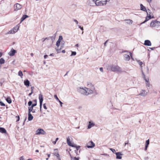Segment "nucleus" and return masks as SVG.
Instances as JSON below:
<instances>
[{
    "label": "nucleus",
    "mask_w": 160,
    "mask_h": 160,
    "mask_svg": "<svg viewBox=\"0 0 160 160\" xmlns=\"http://www.w3.org/2000/svg\"><path fill=\"white\" fill-rule=\"evenodd\" d=\"M87 87L88 88L78 87L77 88V91L80 94L85 96L92 94L95 89L93 85L91 82H88Z\"/></svg>",
    "instance_id": "1"
},
{
    "label": "nucleus",
    "mask_w": 160,
    "mask_h": 160,
    "mask_svg": "<svg viewBox=\"0 0 160 160\" xmlns=\"http://www.w3.org/2000/svg\"><path fill=\"white\" fill-rule=\"evenodd\" d=\"M107 69L114 72H116L118 73L122 72V70L121 68L117 65H110L108 66Z\"/></svg>",
    "instance_id": "2"
},
{
    "label": "nucleus",
    "mask_w": 160,
    "mask_h": 160,
    "mask_svg": "<svg viewBox=\"0 0 160 160\" xmlns=\"http://www.w3.org/2000/svg\"><path fill=\"white\" fill-rule=\"evenodd\" d=\"M95 1L96 6H101L105 5L110 0H96Z\"/></svg>",
    "instance_id": "3"
},
{
    "label": "nucleus",
    "mask_w": 160,
    "mask_h": 160,
    "mask_svg": "<svg viewBox=\"0 0 160 160\" xmlns=\"http://www.w3.org/2000/svg\"><path fill=\"white\" fill-rule=\"evenodd\" d=\"M150 26L158 28L160 26V22L155 20L151 22L150 23Z\"/></svg>",
    "instance_id": "4"
},
{
    "label": "nucleus",
    "mask_w": 160,
    "mask_h": 160,
    "mask_svg": "<svg viewBox=\"0 0 160 160\" xmlns=\"http://www.w3.org/2000/svg\"><path fill=\"white\" fill-rule=\"evenodd\" d=\"M45 132L42 129L39 128L36 131V134L37 135H45Z\"/></svg>",
    "instance_id": "5"
},
{
    "label": "nucleus",
    "mask_w": 160,
    "mask_h": 160,
    "mask_svg": "<svg viewBox=\"0 0 160 160\" xmlns=\"http://www.w3.org/2000/svg\"><path fill=\"white\" fill-rule=\"evenodd\" d=\"M22 6L21 4L17 3L15 4L14 5V11H18L20 9L22 8Z\"/></svg>",
    "instance_id": "6"
},
{
    "label": "nucleus",
    "mask_w": 160,
    "mask_h": 160,
    "mask_svg": "<svg viewBox=\"0 0 160 160\" xmlns=\"http://www.w3.org/2000/svg\"><path fill=\"white\" fill-rule=\"evenodd\" d=\"M95 146V143L92 141H90L87 143V147L88 148H92Z\"/></svg>",
    "instance_id": "7"
},
{
    "label": "nucleus",
    "mask_w": 160,
    "mask_h": 160,
    "mask_svg": "<svg viewBox=\"0 0 160 160\" xmlns=\"http://www.w3.org/2000/svg\"><path fill=\"white\" fill-rule=\"evenodd\" d=\"M96 0H89L88 1V4L90 6H94L96 5Z\"/></svg>",
    "instance_id": "8"
},
{
    "label": "nucleus",
    "mask_w": 160,
    "mask_h": 160,
    "mask_svg": "<svg viewBox=\"0 0 160 160\" xmlns=\"http://www.w3.org/2000/svg\"><path fill=\"white\" fill-rule=\"evenodd\" d=\"M39 99V100L40 101V110L41 109V108H42V103L43 101V96L41 94H40L38 96Z\"/></svg>",
    "instance_id": "9"
},
{
    "label": "nucleus",
    "mask_w": 160,
    "mask_h": 160,
    "mask_svg": "<svg viewBox=\"0 0 160 160\" xmlns=\"http://www.w3.org/2000/svg\"><path fill=\"white\" fill-rule=\"evenodd\" d=\"M150 12L151 11L150 10L148 9V12H147L148 16L146 18L144 22L143 23H144L145 22L148 21V20L150 19L151 18V16L150 15Z\"/></svg>",
    "instance_id": "10"
},
{
    "label": "nucleus",
    "mask_w": 160,
    "mask_h": 160,
    "mask_svg": "<svg viewBox=\"0 0 160 160\" xmlns=\"http://www.w3.org/2000/svg\"><path fill=\"white\" fill-rule=\"evenodd\" d=\"M67 144L69 146H72V147H76V145L75 144H73L70 141V139L68 137L67 138Z\"/></svg>",
    "instance_id": "11"
},
{
    "label": "nucleus",
    "mask_w": 160,
    "mask_h": 160,
    "mask_svg": "<svg viewBox=\"0 0 160 160\" xmlns=\"http://www.w3.org/2000/svg\"><path fill=\"white\" fill-rule=\"evenodd\" d=\"M63 38L62 36H60L58 40L56 42V45L58 47L60 45V43L62 40Z\"/></svg>",
    "instance_id": "12"
},
{
    "label": "nucleus",
    "mask_w": 160,
    "mask_h": 160,
    "mask_svg": "<svg viewBox=\"0 0 160 160\" xmlns=\"http://www.w3.org/2000/svg\"><path fill=\"white\" fill-rule=\"evenodd\" d=\"M147 93L146 91L143 90H142L141 91L138 95H141L142 96H145L147 95Z\"/></svg>",
    "instance_id": "13"
},
{
    "label": "nucleus",
    "mask_w": 160,
    "mask_h": 160,
    "mask_svg": "<svg viewBox=\"0 0 160 160\" xmlns=\"http://www.w3.org/2000/svg\"><path fill=\"white\" fill-rule=\"evenodd\" d=\"M116 158L118 159H121L122 157L121 156L122 155V154L121 152H118L116 153Z\"/></svg>",
    "instance_id": "14"
},
{
    "label": "nucleus",
    "mask_w": 160,
    "mask_h": 160,
    "mask_svg": "<svg viewBox=\"0 0 160 160\" xmlns=\"http://www.w3.org/2000/svg\"><path fill=\"white\" fill-rule=\"evenodd\" d=\"M144 44L146 46H151L152 44L149 40H147L145 41Z\"/></svg>",
    "instance_id": "15"
},
{
    "label": "nucleus",
    "mask_w": 160,
    "mask_h": 160,
    "mask_svg": "<svg viewBox=\"0 0 160 160\" xmlns=\"http://www.w3.org/2000/svg\"><path fill=\"white\" fill-rule=\"evenodd\" d=\"M16 52V50L13 49H12L11 51L8 53V54L10 56H13Z\"/></svg>",
    "instance_id": "16"
},
{
    "label": "nucleus",
    "mask_w": 160,
    "mask_h": 160,
    "mask_svg": "<svg viewBox=\"0 0 160 160\" xmlns=\"http://www.w3.org/2000/svg\"><path fill=\"white\" fill-rule=\"evenodd\" d=\"M95 124L92 121H89V124L88 126V128L90 129Z\"/></svg>",
    "instance_id": "17"
},
{
    "label": "nucleus",
    "mask_w": 160,
    "mask_h": 160,
    "mask_svg": "<svg viewBox=\"0 0 160 160\" xmlns=\"http://www.w3.org/2000/svg\"><path fill=\"white\" fill-rule=\"evenodd\" d=\"M130 56L129 54H124V59L126 61H128L130 59Z\"/></svg>",
    "instance_id": "18"
},
{
    "label": "nucleus",
    "mask_w": 160,
    "mask_h": 160,
    "mask_svg": "<svg viewBox=\"0 0 160 160\" xmlns=\"http://www.w3.org/2000/svg\"><path fill=\"white\" fill-rule=\"evenodd\" d=\"M149 144V139H148L146 140V141L145 143V146L144 148V150L146 151L148 147V145Z\"/></svg>",
    "instance_id": "19"
},
{
    "label": "nucleus",
    "mask_w": 160,
    "mask_h": 160,
    "mask_svg": "<svg viewBox=\"0 0 160 160\" xmlns=\"http://www.w3.org/2000/svg\"><path fill=\"white\" fill-rule=\"evenodd\" d=\"M140 9L143 11L147 12L146 8L142 4H141L140 5Z\"/></svg>",
    "instance_id": "20"
},
{
    "label": "nucleus",
    "mask_w": 160,
    "mask_h": 160,
    "mask_svg": "<svg viewBox=\"0 0 160 160\" xmlns=\"http://www.w3.org/2000/svg\"><path fill=\"white\" fill-rule=\"evenodd\" d=\"M56 36V33L53 34L52 36L50 37V38L51 40L52 43L55 40Z\"/></svg>",
    "instance_id": "21"
},
{
    "label": "nucleus",
    "mask_w": 160,
    "mask_h": 160,
    "mask_svg": "<svg viewBox=\"0 0 160 160\" xmlns=\"http://www.w3.org/2000/svg\"><path fill=\"white\" fill-rule=\"evenodd\" d=\"M28 17V16L27 15H23L21 19V22L20 23H21L26 18Z\"/></svg>",
    "instance_id": "22"
},
{
    "label": "nucleus",
    "mask_w": 160,
    "mask_h": 160,
    "mask_svg": "<svg viewBox=\"0 0 160 160\" xmlns=\"http://www.w3.org/2000/svg\"><path fill=\"white\" fill-rule=\"evenodd\" d=\"M124 21H126L127 23L129 24H132L133 22V21L130 19H125Z\"/></svg>",
    "instance_id": "23"
},
{
    "label": "nucleus",
    "mask_w": 160,
    "mask_h": 160,
    "mask_svg": "<svg viewBox=\"0 0 160 160\" xmlns=\"http://www.w3.org/2000/svg\"><path fill=\"white\" fill-rule=\"evenodd\" d=\"M28 120L29 121H31L33 118V117L31 114V113H28Z\"/></svg>",
    "instance_id": "24"
},
{
    "label": "nucleus",
    "mask_w": 160,
    "mask_h": 160,
    "mask_svg": "<svg viewBox=\"0 0 160 160\" xmlns=\"http://www.w3.org/2000/svg\"><path fill=\"white\" fill-rule=\"evenodd\" d=\"M24 85L28 87L29 85L30 82L27 79L26 80H25L24 82Z\"/></svg>",
    "instance_id": "25"
},
{
    "label": "nucleus",
    "mask_w": 160,
    "mask_h": 160,
    "mask_svg": "<svg viewBox=\"0 0 160 160\" xmlns=\"http://www.w3.org/2000/svg\"><path fill=\"white\" fill-rule=\"evenodd\" d=\"M54 151H55L54 154L55 155V156H56L57 158L59 159V155L58 153L57 150L55 149Z\"/></svg>",
    "instance_id": "26"
},
{
    "label": "nucleus",
    "mask_w": 160,
    "mask_h": 160,
    "mask_svg": "<svg viewBox=\"0 0 160 160\" xmlns=\"http://www.w3.org/2000/svg\"><path fill=\"white\" fill-rule=\"evenodd\" d=\"M16 32V31H14V30L12 29L11 30L8 32L6 34H14Z\"/></svg>",
    "instance_id": "27"
},
{
    "label": "nucleus",
    "mask_w": 160,
    "mask_h": 160,
    "mask_svg": "<svg viewBox=\"0 0 160 160\" xmlns=\"http://www.w3.org/2000/svg\"><path fill=\"white\" fill-rule=\"evenodd\" d=\"M0 132L2 133H6V130L5 129L3 128H0Z\"/></svg>",
    "instance_id": "28"
},
{
    "label": "nucleus",
    "mask_w": 160,
    "mask_h": 160,
    "mask_svg": "<svg viewBox=\"0 0 160 160\" xmlns=\"http://www.w3.org/2000/svg\"><path fill=\"white\" fill-rule=\"evenodd\" d=\"M142 74L143 76V78H144V80H145L146 82L147 83H148V82H149V79L148 78H145V75L142 71Z\"/></svg>",
    "instance_id": "29"
},
{
    "label": "nucleus",
    "mask_w": 160,
    "mask_h": 160,
    "mask_svg": "<svg viewBox=\"0 0 160 160\" xmlns=\"http://www.w3.org/2000/svg\"><path fill=\"white\" fill-rule=\"evenodd\" d=\"M6 100L7 102L9 104H10L12 102L11 99L10 97H8Z\"/></svg>",
    "instance_id": "30"
},
{
    "label": "nucleus",
    "mask_w": 160,
    "mask_h": 160,
    "mask_svg": "<svg viewBox=\"0 0 160 160\" xmlns=\"http://www.w3.org/2000/svg\"><path fill=\"white\" fill-rule=\"evenodd\" d=\"M19 28V26H16L14 28H13L12 29L13 30H14V31H15V30L16 31V32L18 31V29Z\"/></svg>",
    "instance_id": "31"
},
{
    "label": "nucleus",
    "mask_w": 160,
    "mask_h": 160,
    "mask_svg": "<svg viewBox=\"0 0 160 160\" xmlns=\"http://www.w3.org/2000/svg\"><path fill=\"white\" fill-rule=\"evenodd\" d=\"M33 108L32 106H30L28 107V113H31V111L33 110Z\"/></svg>",
    "instance_id": "32"
},
{
    "label": "nucleus",
    "mask_w": 160,
    "mask_h": 160,
    "mask_svg": "<svg viewBox=\"0 0 160 160\" xmlns=\"http://www.w3.org/2000/svg\"><path fill=\"white\" fill-rule=\"evenodd\" d=\"M18 76H20L22 78V76L23 75V74L22 72L21 71H19L18 73Z\"/></svg>",
    "instance_id": "33"
},
{
    "label": "nucleus",
    "mask_w": 160,
    "mask_h": 160,
    "mask_svg": "<svg viewBox=\"0 0 160 160\" xmlns=\"http://www.w3.org/2000/svg\"><path fill=\"white\" fill-rule=\"evenodd\" d=\"M5 62V60L3 58H1L0 59V64H3Z\"/></svg>",
    "instance_id": "34"
},
{
    "label": "nucleus",
    "mask_w": 160,
    "mask_h": 160,
    "mask_svg": "<svg viewBox=\"0 0 160 160\" xmlns=\"http://www.w3.org/2000/svg\"><path fill=\"white\" fill-rule=\"evenodd\" d=\"M136 61L138 64L141 66V65L143 64L142 62L140 60H136ZM141 67H142V66H141Z\"/></svg>",
    "instance_id": "35"
},
{
    "label": "nucleus",
    "mask_w": 160,
    "mask_h": 160,
    "mask_svg": "<svg viewBox=\"0 0 160 160\" xmlns=\"http://www.w3.org/2000/svg\"><path fill=\"white\" fill-rule=\"evenodd\" d=\"M32 102L30 101H29L28 103V105L30 107V106H31V105H32Z\"/></svg>",
    "instance_id": "36"
},
{
    "label": "nucleus",
    "mask_w": 160,
    "mask_h": 160,
    "mask_svg": "<svg viewBox=\"0 0 160 160\" xmlns=\"http://www.w3.org/2000/svg\"><path fill=\"white\" fill-rule=\"evenodd\" d=\"M54 97L57 101H59L60 100L56 95H54Z\"/></svg>",
    "instance_id": "37"
},
{
    "label": "nucleus",
    "mask_w": 160,
    "mask_h": 160,
    "mask_svg": "<svg viewBox=\"0 0 160 160\" xmlns=\"http://www.w3.org/2000/svg\"><path fill=\"white\" fill-rule=\"evenodd\" d=\"M110 150L112 151V152L113 153H116V150H115V149H113V148H110Z\"/></svg>",
    "instance_id": "38"
},
{
    "label": "nucleus",
    "mask_w": 160,
    "mask_h": 160,
    "mask_svg": "<svg viewBox=\"0 0 160 160\" xmlns=\"http://www.w3.org/2000/svg\"><path fill=\"white\" fill-rule=\"evenodd\" d=\"M76 54V52H72L71 56L75 55Z\"/></svg>",
    "instance_id": "39"
},
{
    "label": "nucleus",
    "mask_w": 160,
    "mask_h": 160,
    "mask_svg": "<svg viewBox=\"0 0 160 160\" xmlns=\"http://www.w3.org/2000/svg\"><path fill=\"white\" fill-rule=\"evenodd\" d=\"M129 54L130 55V57H131V58H132V59L133 60H134V59H133V58L132 56V53L131 52H129Z\"/></svg>",
    "instance_id": "40"
},
{
    "label": "nucleus",
    "mask_w": 160,
    "mask_h": 160,
    "mask_svg": "<svg viewBox=\"0 0 160 160\" xmlns=\"http://www.w3.org/2000/svg\"><path fill=\"white\" fill-rule=\"evenodd\" d=\"M64 44H65L64 41H61L62 47H63V46L64 45Z\"/></svg>",
    "instance_id": "41"
},
{
    "label": "nucleus",
    "mask_w": 160,
    "mask_h": 160,
    "mask_svg": "<svg viewBox=\"0 0 160 160\" xmlns=\"http://www.w3.org/2000/svg\"><path fill=\"white\" fill-rule=\"evenodd\" d=\"M36 105H37V102H36L35 103L32 104L31 106L33 108L34 107L36 106Z\"/></svg>",
    "instance_id": "42"
},
{
    "label": "nucleus",
    "mask_w": 160,
    "mask_h": 160,
    "mask_svg": "<svg viewBox=\"0 0 160 160\" xmlns=\"http://www.w3.org/2000/svg\"><path fill=\"white\" fill-rule=\"evenodd\" d=\"M20 160H25L23 156H22L20 157Z\"/></svg>",
    "instance_id": "43"
},
{
    "label": "nucleus",
    "mask_w": 160,
    "mask_h": 160,
    "mask_svg": "<svg viewBox=\"0 0 160 160\" xmlns=\"http://www.w3.org/2000/svg\"><path fill=\"white\" fill-rule=\"evenodd\" d=\"M34 87H31V92H32V93H33V89H34Z\"/></svg>",
    "instance_id": "44"
},
{
    "label": "nucleus",
    "mask_w": 160,
    "mask_h": 160,
    "mask_svg": "<svg viewBox=\"0 0 160 160\" xmlns=\"http://www.w3.org/2000/svg\"><path fill=\"white\" fill-rule=\"evenodd\" d=\"M43 108L45 109H47L46 106V104H44L43 105Z\"/></svg>",
    "instance_id": "45"
},
{
    "label": "nucleus",
    "mask_w": 160,
    "mask_h": 160,
    "mask_svg": "<svg viewBox=\"0 0 160 160\" xmlns=\"http://www.w3.org/2000/svg\"><path fill=\"white\" fill-rule=\"evenodd\" d=\"M79 28L81 29L82 30H83V29L82 27H81L79 25L78 26Z\"/></svg>",
    "instance_id": "46"
},
{
    "label": "nucleus",
    "mask_w": 160,
    "mask_h": 160,
    "mask_svg": "<svg viewBox=\"0 0 160 160\" xmlns=\"http://www.w3.org/2000/svg\"><path fill=\"white\" fill-rule=\"evenodd\" d=\"M58 102H59V103H60V105L62 107V103L60 100L58 101Z\"/></svg>",
    "instance_id": "47"
},
{
    "label": "nucleus",
    "mask_w": 160,
    "mask_h": 160,
    "mask_svg": "<svg viewBox=\"0 0 160 160\" xmlns=\"http://www.w3.org/2000/svg\"><path fill=\"white\" fill-rule=\"evenodd\" d=\"M74 21L77 24H78V22L77 20L74 19Z\"/></svg>",
    "instance_id": "48"
},
{
    "label": "nucleus",
    "mask_w": 160,
    "mask_h": 160,
    "mask_svg": "<svg viewBox=\"0 0 160 160\" xmlns=\"http://www.w3.org/2000/svg\"><path fill=\"white\" fill-rule=\"evenodd\" d=\"M100 71L102 72H103V68H100Z\"/></svg>",
    "instance_id": "49"
},
{
    "label": "nucleus",
    "mask_w": 160,
    "mask_h": 160,
    "mask_svg": "<svg viewBox=\"0 0 160 160\" xmlns=\"http://www.w3.org/2000/svg\"><path fill=\"white\" fill-rule=\"evenodd\" d=\"M147 72L148 73H149V68L148 67H147Z\"/></svg>",
    "instance_id": "50"
},
{
    "label": "nucleus",
    "mask_w": 160,
    "mask_h": 160,
    "mask_svg": "<svg viewBox=\"0 0 160 160\" xmlns=\"http://www.w3.org/2000/svg\"><path fill=\"white\" fill-rule=\"evenodd\" d=\"M146 0L149 3H150L151 2L152 0Z\"/></svg>",
    "instance_id": "51"
},
{
    "label": "nucleus",
    "mask_w": 160,
    "mask_h": 160,
    "mask_svg": "<svg viewBox=\"0 0 160 160\" xmlns=\"http://www.w3.org/2000/svg\"><path fill=\"white\" fill-rule=\"evenodd\" d=\"M129 141H128L127 142H125V146L126 144H129Z\"/></svg>",
    "instance_id": "52"
},
{
    "label": "nucleus",
    "mask_w": 160,
    "mask_h": 160,
    "mask_svg": "<svg viewBox=\"0 0 160 160\" xmlns=\"http://www.w3.org/2000/svg\"><path fill=\"white\" fill-rule=\"evenodd\" d=\"M72 160H78V159L76 158H74L72 159Z\"/></svg>",
    "instance_id": "53"
},
{
    "label": "nucleus",
    "mask_w": 160,
    "mask_h": 160,
    "mask_svg": "<svg viewBox=\"0 0 160 160\" xmlns=\"http://www.w3.org/2000/svg\"><path fill=\"white\" fill-rule=\"evenodd\" d=\"M108 41V40H107L104 43V45L105 46H106V43H107V42Z\"/></svg>",
    "instance_id": "54"
},
{
    "label": "nucleus",
    "mask_w": 160,
    "mask_h": 160,
    "mask_svg": "<svg viewBox=\"0 0 160 160\" xmlns=\"http://www.w3.org/2000/svg\"><path fill=\"white\" fill-rule=\"evenodd\" d=\"M48 57V56L47 55H45L44 56V58L46 59Z\"/></svg>",
    "instance_id": "55"
},
{
    "label": "nucleus",
    "mask_w": 160,
    "mask_h": 160,
    "mask_svg": "<svg viewBox=\"0 0 160 160\" xmlns=\"http://www.w3.org/2000/svg\"><path fill=\"white\" fill-rule=\"evenodd\" d=\"M50 37H47V38H45V39H46V40H49L50 39Z\"/></svg>",
    "instance_id": "56"
},
{
    "label": "nucleus",
    "mask_w": 160,
    "mask_h": 160,
    "mask_svg": "<svg viewBox=\"0 0 160 160\" xmlns=\"http://www.w3.org/2000/svg\"><path fill=\"white\" fill-rule=\"evenodd\" d=\"M41 40L42 42H44L45 41V40H46V39H45V38H43Z\"/></svg>",
    "instance_id": "57"
},
{
    "label": "nucleus",
    "mask_w": 160,
    "mask_h": 160,
    "mask_svg": "<svg viewBox=\"0 0 160 160\" xmlns=\"http://www.w3.org/2000/svg\"><path fill=\"white\" fill-rule=\"evenodd\" d=\"M155 48L154 47L150 48V49L152 50H153Z\"/></svg>",
    "instance_id": "58"
},
{
    "label": "nucleus",
    "mask_w": 160,
    "mask_h": 160,
    "mask_svg": "<svg viewBox=\"0 0 160 160\" xmlns=\"http://www.w3.org/2000/svg\"><path fill=\"white\" fill-rule=\"evenodd\" d=\"M56 142H57L55 141L53 142L52 143L53 144L55 145L56 144Z\"/></svg>",
    "instance_id": "59"
},
{
    "label": "nucleus",
    "mask_w": 160,
    "mask_h": 160,
    "mask_svg": "<svg viewBox=\"0 0 160 160\" xmlns=\"http://www.w3.org/2000/svg\"><path fill=\"white\" fill-rule=\"evenodd\" d=\"M32 93H32V92H31V93H29V96H30L32 94Z\"/></svg>",
    "instance_id": "60"
},
{
    "label": "nucleus",
    "mask_w": 160,
    "mask_h": 160,
    "mask_svg": "<svg viewBox=\"0 0 160 160\" xmlns=\"http://www.w3.org/2000/svg\"><path fill=\"white\" fill-rule=\"evenodd\" d=\"M2 55V53L0 52V57H1Z\"/></svg>",
    "instance_id": "61"
},
{
    "label": "nucleus",
    "mask_w": 160,
    "mask_h": 160,
    "mask_svg": "<svg viewBox=\"0 0 160 160\" xmlns=\"http://www.w3.org/2000/svg\"><path fill=\"white\" fill-rule=\"evenodd\" d=\"M65 51L64 50H63L62 51V52L63 53H65Z\"/></svg>",
    "instance_id": "62"
},
{
    "label": "nucleus",
    "mask_w": 160,
    "mask_h": 160,
    "mask_svg": "<svg viewBox=\"0 0 160 160\" xmlns=\"http://www.w3.org/2000/svg\"><path fill=\"white\" fill-rule=\"evenodd\" d=\"M58 138H57L56 139V141L57 142L58 140Z\"/></svg>",
    "instance_id": "63"
},
{
    "label": "nucleus",
    "mask_w": 160,
    "mask_h": 160,
    "mask_svg": "<svg viewBox=\"0 0 160 160\" xmlns=\"http://www.w3.org/2000/svg\"><path fill=\"white\" fill-rule=\"evenodd\" d=\"M31 55L32 57L33 56V53H31Z\"/></svg>",
    "instance_id": "64"
}]
</instances>
